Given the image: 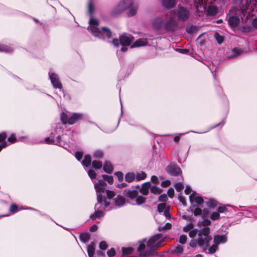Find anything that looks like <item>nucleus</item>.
<instances>
[{
    "label": "nucleus",
    "mask_w": 257,
    "mask_h": 257,
    "mask_svg": "<svg viewBox=\"0 0 257 257\" xmlns=\"http://www.w3.org/2000/svg\"><path fill=\"white\" fill-rule=\"evenodd\" d=\"M193 224L192 223H190L188 225L183 227V231L185 232H188L190 230L192 229L193 228Z\"/></svg>",
    "instance_id": "4c0bfd02"
},
{
    "label": "nucleus",
    "mask_w": 257,
    "mask_h": 257,
    "mask_svg": "<svg viewBox=\"0 0 257 257\" xmlns=\"http://www.w3.org/2000/svg\"><path fill=\"white\" fill-rule=\"evenodd\" d=\"M167 172L171 175L177 176L181 173L180 168L175 165L171 164L166 169Z\"/></svg>",
    "instance_id": "6e6552de"
},
{
    "label": "nucleus",
    "mask_w": 257,
    "mask_h": 257,
    "mask_svg": "<svg viewBox=\"0 0 257 257\" xmlns=\"http://www.w3.org/2000/svg\"><path fill=\"white\" fill-rule=\"evenodd\" d=\"M107 197L109 199L112 198L115 196V193L113 191L110 190H106Z\"/></svg>",
    "instance_id": "c03bdc74"
},
{
    "label": "nucleus",
    "mask_w": 257,
    "mask_h": 257,
    "mask_svg": "<svg viewBox=\"0 0 257 257\" xmlns=\"http://www.w3.org/2000/svg\"><path fill=\"white\" fill-rule=\"evenodd\" d=\"M228 21L231 27H235L238 24L239 20L237 17L232 16L228 18Z\"/></svg>",
    "instance_id": "f3484780"
},
{
    "label": "nucleus",
    "mask_w": 257,
    "mask_h": 257,
    "mask_svg": "<svg viewBox=\"0 0 257 257\" xmlns=\"http://www.w3.org/2000/svg\"><path fill=\"white\" fill-rule=\"evenodd\" d=\"M107 247V245L105 241H102L100 242V243L99 244V247L100 248V249L104 250V249H106Z\"/></svg>",
    "instance_id": "49530a36"
},
{
    "label": "nucleus",
    "mask_w": 257,
    "mask_h": 257,
    "mask_svg": "<svg viewBox=\"0 0 257 257\" xmlns=\"http://www.w3.org/2000/svg\"><path fill=\"white\" fill-rule=\"evenodd\" d=\"M115 253H116L115 250H114V249L113 248H111V249H110L109 250H108L107 251V254L109 256H110V257H112V256H113L114 255H115Z\"/></svg>",
    "instance_id": "a19ab883"
},
{
    "label": "nucleus",
    "mask_w": 257,
    "mask_h": 257,
    "mask_svg": "<svg viewBox=\"0 0 257 257\" xmlns=\"http://www.w3.org/2000/svg\"><path fill=\"white\" fill-rule=\"evenodd\" d=\"M0 51H5L7 52H10V49L5 46H3L0 45Z\"/></svg>",
    "instance_id": "6e6d98bb"
},
{
    "label": "nucleus",
    "mask_w": 257,
    "mask_h": 257,
    "mask_svg": "<svg viewBox=\"0 0 257 257\" xmlns=\"http://www.w3.org/2000/svg\"><path fill=\"white\" fill-rule=\"evenodd\" d=\"M227 240V237L224 235H215L214 237V243L218 245L220 243H225Z\"/></svg>",
    "instance_id": "4468645a"
},
{
    "label": "nucleus",
    "mask_w": 257,
    "mask_h": 257,
    "mask_svg": "<svg viewBox=\"0 0 257 257\" xmlns=\"http://www.w3.org/2000/svg\"><path fill=\"white\" fill-rule=\"evenodd\" d=\"M6 138V135L3 133L0 134V142H3Z\"/></svg>",
    "instance_id": "0e129e2a"
},
{
    "label": "nucleus",
    "mask_w": 257,
    "mask_h": 257,
    "mask_svg": "<svg viewBox=\"0 0 257 257\" xmlns=\"http://www.w3.org/2000/svg\"><path fill=\"white\" fill-rule=\"evenodd\" d=\"M18 210V206L16 204H12L10 206V211L12 213L16 212Z\"/></svg>",
    "instance_id": "a18cd8bd"
},
{
    "label": "nucleus",
    "mask_w": 257,
    "mask_h": 257,
    "mask_svg": "<svg viewBox=\"0 0 257 257\" xmlns=\"http://www.w3.org/2000/svg\"><path fill=\"white\" fill-rule=\"evenodd\" d=\"M146 176V173L142 171L137 173L136 179L137 181H140L145 179Z\"/></svg>",
    "instance_id": "b1692460"
},
{
    "label": "nucleus",
    "mask_w": 257,
    "mask_h": 257,
    "mask_svg": "<svg viewBox=\"0 0 257 257\" xmlns=\"http://www.w3.org/2000/svg\"><path fill=\"white\" fill-rule=\"evenodd\" d=\"M88 7L90 14H92L94 10V7L92 4L91 3H89Z\"/></svg>",
    "instance_id": "680f3d73"
},
{
    "label": "nucleus",
    "mask_w": 257,
    "mask_h": 257,
    "mask_svg": "<svg viewBox=\"0 0 257 257\" xmlns=\"http://www.w3.org/2000/svg\"><path fill=\"white\" fill-rule=\"evenodd\" d=\"M202 213V210L199 208H196L194 210V214L195 216L200 215Z\"/></svg>",
    "instance_id": "37998d69"
},
{
    "label": "nucleus",
    "mask_w": 257,
    "mask_h": 257,
    "mask_svg": "<svg viewBox=\"0 0 257 257\" xmlns=\"http://www.w3.org/2000/svg\"><path fill=\"white\" fill-rule=\"evenodd\" d=\"M89 24L88 30L92 33L94 36L99 39L103 38L104 37L107 38L111 37V33L108 28L102 27L101 30L98 28L99 22L97 20L91 18L89 21Z\"/></svg>",
    "instance_id": "f03ea898"
},
{
    "label": "nucleus",
    "mask_w": 257,
    "mask_h": 257,
    "mask_svg": "<svg viewBox=\"0 0 257 257\" xmlns=\"http://www.w3.org/2000/svg\"><path fill=\"white\" fill-rule=\"evenodd\" d=\"M133 4V0H121L113 9L112 14L113 15H119L126 10Z\"/></svg>",
    "instance_id": "423d86ee"
},
{
    "label": "nucleus",
    "mask_w": 257,
    "mask_h": 257,
    "mask_svg": "<svg viewBox=\"0 0 257 257\" xmlns=\"http://www.w3.org/2000/svg\"><path fill=\"white\" fill-rule=\"evenodd\" d=\"M187 240V236L185 235H182L180 238H179V241L181 243H184L186 242Z\"/></svg>",
    "instance_id": "5fc2aeb1"
},
{
    "label": "nucleus",
    "mask_w": 257,
    "mask_h": 257,
    "mask_svg": "<svg viewBox=\"0 0 257 257\" xmlns=\"http://www.w3.org/2000/svg\"><path fill=\"white\" fill-rule=\"evenodd\" d=\"M125 203V199L123 197L118 196L115 200V205L118 207L121 206Z\"/></svg>",
    "instance_id": "4be33fe9"
},
{
    "label": "nucleus",
    "mask_w": 257,
    "mask_h": 257,
    "mask_svg": "<svg viewBox=\"0 0 257 257\" xmlns=\"http://www.w3.org/2000/svg\"><path fill=\"white\" fill-rule=\"evenodd\" d=\"M151 181L154 183H159V180H158V178L157 176H153L152 177H151Z\"/></svg>",
    "instance_id": "69168bd1"
},
{
    "label": "nucleus",
    "mask_w": 257,
    "mask_h": 257,
    "mask_svg": "<svg viewBox=\"0 0 257 257\" xmlns=\"http://www.w3.org/2000/svg\"><path fill=\"white\" fill-rule=\"evenodd\" d=\"M188 12L187 11L184 9L181 8L177 13L178 18L182 20H184L188 18Z\"/></svg>",
    "instance_id": "ddd939ff"
},
{
    "label": "nucleus",
    "mask_w": 257,
    "mask_h": 257,
    "mask_svg": "<svg viewBox=\"0 0 257 257\" xmlns=\"http://www.w3.org/2000/svg\"><path fill=\"white\" fill-rule=\"evenodd\" d=\"M103 213L102 211L100 210H98L95 212V213L91 216V218L92 219H94L96 218H99L101 216H103Z\"/></svg>",
    "instance_id": "c85d7f7f"
},
{
    "label": "nucleus",
    "mask_w": 257,
    "mask_h": 257,
    "mask_svg": "<svg viewBox=\"0 0 257 257\" xmlns=\"http://www.w3.org/2000/svg\"><path fill=\"white\" fill-rule=\"evenodd\" d=\"M97 226L96 225H93L90 228V231L94 232L97 229Z\"/></svg>",
    "instance_id": "338daca9"
},
{
    "label": "nucleus",
    "mask_w": 257,
    "mask_h": 257,
    "mask_svg": "<svg viewBox=\"0 0 257 257\" xmlns=\"http://www.w3.org/2000/svg\"><path fill=\"white\" fill-rule=\"evenodd\" d=\"M91 163V157L90 155H86L84 159L82 161V165L85 167H88L90 165Z\"/></svg>",
    "instance_id": "5701e85b"
},
{
    "label": "nucleus",
    "mask_w": 257,
    "mask_h": 257,
    "mask_svg": "<svg viewBox=\"0 0 257 257\" xmlns=\"http://www.w3.org/2000/svg\"><path fill=\"white\" fill-rule=\"evenodd\" d=\"M197 243V238L193 239L190 242V245L192 247H195L196 246Z\"/></svg>",
    "instance_id": "864d4df0"
},
{
    "label": "nucleus",
    "mask_w": 257,
    "mask_h": 257,
    "mask_svg": "<svg viewBox=\"0 0 257 257\" xmlns=\"http://www.w3.org/2000/svg\"><path fill=\"white\" fill-rule=\"evenodd\" d=\"M136 202L138 205H141L144 203L146 200V198L142 196H139L136 197Z\"/></svg>",
    "instance_id": "c756f323"
},
{
    "label": "nucleus",
    "mask_w": 257,
    "mask_h": 257,
    "mask_svg": "<svg viewBox=\"0 0 257 257\" xmlns=\"http://www.w3.org/2000/svg\"><path fill=\"white\" fill-rule=\"evenodd\" d=\"M175 187L176 190L178 192H179L183 189V185L181 183H177L175 185Z\"/></svg>",
    "instance_id": "09e8293b"
},
{
    "label": "nucleus",
    "mask_w": 257,
    "mask_h": 257,
    "mask_svg": "<svg viewBox=\"0 0 257 257\" xmlns=\"http://www.w3.org/2000/svg\"><path fill=\"white\" fill-rule=\"evenodd\" d=\"M105 185V182L102 180H99L97 183L94 184V188L97 193L98 202L95 205V208L97 209L103 208L102 204L103 198L101 194L104 192V187Z\"/></svg>",
    "instance_id": "39448f33"
},
{
    "label": "nucleus",
    "mask_w": 257,
    "mask_h": 257,
    "mask_svg": "<svg viewBox=\"0 0 257 257\" xmlns=\"http://www.w3.org/2000/svg\"><path fill=\"white\" fill-rule=\"evenodd\" d=\"M95 244L91 242L87 247V252L89 257H92L95 251Z\"/></svg>",
    "instance_id": "aec40b11"
},
{
    "label": "nucleus",
    "mask_w": 257,
    "mask_h": 257,
    "mask_svg": "<svg viewBox=\"0 0 257 257\" xmlns=\"http://www.w3.org/2000/svg\"><path fill=\"white\" fill-rule=\"evenodd\" d=\"M215 38L219 44H221L223 40V37L216 33L214 35Z\"/></svg>",
    "instance_id": "58836bf2"
},
{
    "label": "nucleus",
    "mask_w": 257,
    "mask_h": 257,
    "mask_svg": "<svg viewBox=\"0 0 257 257\" xmlns=\"http://www.w3.org/2000/svg\"><path fill=\"white\" fill-rule=\"evenodd\" d=\"M165 204L164 203L159 204L158 206V210L159 212H161L163 211L164 210L165 211Z\"/></svg>",
    "instance_id": "de8ad7c7"
},
{
    "label": "nucleus",
    "mask_w": 257,
    "mask_h": 257,
    "mask_svg": "<svg viewBox=\"0 0 257 257\" xmlns=\"http://www.w3.org/2000/svg\"><path fill=\"white\" fill-rule=\"evenodd\" d=\"M115 175L117 177L119 181H121L123 180V175L121 172H117Z\"/></svg>",
    "instance_id": "8fccbe9b"
},
{
    "label": "nucleus",
    "mask_w": 257,
    "mask_h": 257,
    "mask_svg": "<svg viewBox=\"0 0 257 257\" xmlns=\"http://www.w3.org/2000/svg\"><path fill=\"white\" fill-rule=\"evenodd\" d=\"M49 76L53 86L55 88H61L62 85L59 81L57 75L54 73H50Z\"/></svg>",
    "instance_id": "9d476101"
},
{
    "label": "nucleus",
    "mask_w": 257,
    "mask_h": 257,
    "mask_svg": "<svg viewBox=\"0 0 257 257\" xmlns=\"http://www.w3.org/2000/svg\"><path fill=\"white\" fill-rule=\"evenodd\" d=\"M210 229L209 227H204L199 230L196 229L191 230L189 233V235L191 238H194L197 234V243L199 246H203L207 244L212 239L209 235Z\"/></svg>",
    "instance_id": "7ed1b4c3"
},
{
    "label": "nucleus",
    "mask_w": 257,
    "mask_h": 257,
    "mask_svg": "<svg viewBox=\"0 0 257 257\" xmlns=\"http://www.w3.org/2000/svg\"><path fill=\"white\" fill-rule=\"evenodd\" d=\"M252 25L254 28H257V18L254 19L252 21Z\"/></svg>",
    "instance_id": "774afa93"
},
{
    "label": "nucleus",
    "mask_w": 257,
    "mask_h": 257,
    "mask_svg": "<svg viewBox=\"0 0 257 257\" xmlns=\"http://www.w3.org/2000/svg\"><path fill=\"white\" fill-rule=\"evenodd\" d=\"M217 246H218V245L215 243H214V244L212 245L209 248V252L211 253L215 252L217 249Z\"/></svg>",
    "instance_id": "ea45409f"
},
{
    "label": "nucleus",
    "mask_w": 257,
    "mask_h": 257,
    "mask_svg": "<svg viewBox=\"0 0 257 257\" xmlns=\"http://www.w3.org/2000/svg\"><path fill=\"white\" fill-rule=\"evenodd\" d=\"M223 0H198L197 8L198 11L203 12L207 10L208 14L211 15H215L217 13V9L211 5L214 2H221Z\"/></svg>",
    "instance_id": "20e7f679"
},
{
    "label": "nucleus",
    "mask_w": 257,
    "mask_h": 257,
    "mask_svg": "<svg viewBox=\"0 0 257 257\" xmlns=\"http://www.w3.org/2000/svg\"><path fill=\"white\" fill-rule=\"evenodd\" d=\"M220 214L218 212H214L210 215V219L212 220H215L219 218Z\"/></svg>",
    "instance_id": "2f4dec72"
},
{
    "label": "nucleus",
    "mask_w": 257,
    "mask_h": 257,
    "mask_svg": "<svg viewBox=\"0 0 257 257\" xmlns=\"http://www.w3.org/2000/svg\"><path fill=\"white\" fill-rule=\"evenodd\" d=\"M133 249L132 247H122V251L123 255H127L131 253Z\"/></svg>",
    "instance_id": "7c9ffc66"
},
{
    "label": "nucleus",
    "mask_w": 257,
    "mask_h": 257,
    "mask_svg": "<svg viewBox=\"0 0 257 257\" xmlns=\"http://www.w3.org/2000/svg\"><path fill=\"white\" fill-rule=\"evenodd\" d=\"M164 241L161 234H156L151 237L148 240L146 239L140 241L138 248L140 257H148L151 255L155 249L160 246Z\"/></svg>",
    "instance_id": "f257e3e1"
},
{
    "label": "nucleus",
    "mask_w": 257,
    "mask_h": 257,
    "mask_svg": "<svg viewBox=\"0 0 257 257\" xmlns=\"http://www.w3.org/2000/svg\"><path fill=\"white\" fill-rule=\"evenodd\" d=\"M183 250V248L182 246L178 245L174 249V252L176 253H181Z\"/></svg>",
    "instance_id": "e433bc0d"
},
{
    "label": "nucleus",
    "mask_w": 257,
    "mask_h": 257,
    "mask_svg": "<svg viewBox=\"0 0 257 257\" xmlns=\"http://www.w3.org/2000/svg\"><path fill=\"white\" fill-rule=\"evenodd\" d=\"M16 140L17 138L14 135H11L8 138V141L12 143L16 142Z\"/></svg>",
    "instance_id": "603ef678"
},
{
    "label": "nucleus",
    "mask_w": 257,
    "mask_h": 257,
    "mask_svg": "<svg viewBox=\"0 0 257 257\" xmlns=\"http://www.w3.org/2000/svg\"><path fill=\"white\" fill-rule=\"evenodd\" d=\"M147 40L146 39H140L137 40L135 43L131 46L132 48L136 47H141L147 45Z\"/></svg>",
    "instance_id": "dca6fc26"
},
{
    "label": "nucleus",
    "mask_w": 257,
    "mask_h": 257,
    "mask_svg": "<svg viewBox=\"0 0 257 257\" xmlns=\"http://www.w3.org/2000/svg\"><path fill=\"white\" fill-rule=\"evenodd\" d=\"M201 224L204 226H207L211 224V221L208 219H205L202 221Z\"/></svg>",
    "instance_id": "3c124183"
},
{
    "label": "nucleus",
    "mask_w": 257,
    "mask_h": 257,
    "mask_svg": "<svg viewBox=\"0 0 257 257\" xmlns=\"http://www.w3.org/2000/svg\"><path fill=\"white\" fill-rule=\"evenodd\" d=\"M88 174L91 179H94L96 177V173L93 170H89Z\"/></svg>",
    "instance_id": "f704fd0d"
},
{
    "label": "nucleus",
    "mask_w": 257,
    "mask_h": 257,
    "mask_svg": "<svg viewBox=\"0 0 257 257\" xmlns=\"http://www.w3.org/2000/svg\"><path fill=\"white\" fill-rule=\"evenodd\" d=\"M133 40V38L129 35H123L119 38V41L122 46H128Z\"/></svg>",
    "instance_id": "9b49d317"
},
{
    "label": "nucleus",
    "mask_w": 257,
    "mask_h": 257,
    "mask_svg": "<svg viewBox=\"0 0 257 257\" xmlns=\"http://www.w3.org/2000/svg\"><path fill=\"white\" fill-rule=\"evenodd\" d=\"M185 192L186 194L190 195L194 192L192 190V189L189 187L187 186V187H186V188L185 190Z\"/></svg>",
    "instance_id": "bf43d9fd"
},
{
    "label": "nucleus",
    "mask_w": 257,
    "mask_h": 257,
    "mask_svg": "<svg viewBox=\"0 0 257 257\" xmlns=\"http://www.w3.org/2000/svg\"><path fill=\"white\" fill-rule=\"evenodd\" d=\"M139 8L138 4L135 3L133 1V4L130 7L127 8V11L126 12L127 15L129 17L134 16L137 13V11Z\"/></svg>",
    "instance_id": "f8f14e48"
},
{
    "label": "nucleus",
    "mask_w": 257,
    "mask_h": 257,
    "mask_svg": "<svg viewBox=\"0 0 257 257\" xmlns=\"http://www.w3.org/2000/svg\"><path fill=\"white\" fill-rule=\"evenodd\" d=\"M151 186V184L149 182H146L143 184L141 189H140V192L143 195H147L149 193V189Z\"/></svg>",
    "instance_id": "2eb2a0df"
},
{
    "label": "nucleus",
    "mask_w": 257,
    "mask_h": 257,
    "mask_svg": "<svg viewBox=\"0 0 257 257\" xmlns=\"http://www.w3.org/2000/svg\"><path fill=\"white\" fill-rule=\"evenodd\" d=\"M92 166L95 169H100L102 167V163L98 161H93L92 162Z\"/></svg>",
    "instance_id": "cd10ccee"
},
{
    "label": "nucleus",
    "mask_w": 257,
    "mask_h": 257,
    "mask_svg": "<svg viewBox=\"0 0 257 257\" xmlns=\"http://www.w3.org/2000/svg\"><path fill=\"white\" fill-rule=\"evenodd\" d=\"M89 234L84 233L80 234V239L83 242H85L89 239Z\"/></svg>",
    "instance_id": "a878e982"
},
{
    "label": "nucleus",
    "mask_w": 257,
    "mask_h": 257,
    "mask_svg": "<svg viewBox=\"0 0 257 257\" xmlns=\"http://www.w3.org/2000/svg\"><path fill=\"white\" fill-rule=\"evenodd\" d=\"M163 5L168 8L172 7L174 5V0H163Z\"/></svg>",
    "instance_id": "393cba45"
},
{
    "label": "nucleus",
    "mask_w": 257,
    "mask_h": 257,
    "mask_svg": "<svg viewBox=\"0 0 257 257\" xmlns=\"http://www.w3.org/2000/svg\"><path fill=\"white\" fill-rule=\"evenodd\" d=\"M104 179L106 180L109 184H112L113 182V179L112 176H109L106 175H102Z\"/></svg>",
    "instance_id": "c9c22d12"
},
{
    "label": "nucleus",
    "mask_w": 257,
    "mask_h": 257,
    "mask_svg": "<svg viewBox=\"0 0 257 257\" xmlns=\"http://www.w3.org/2000/svg\"><path fill=\"white\" fill-rule=\"evenodd\" d=\"M167 199V196L166 194H163L159 196V200L161 201H165Z\"/></svg>",
    "instance_id": "e2e57ef3"
},
{
    "label": "nucleus",
    "mask_w": 257,
    "mask_h": 257,
    "mask_svg": "<svg viewBox=\"0 0 257 257\" xmlns=\"http://www.w3.org/2000/svg\"><path fill=\"white\" fill-rule=\"evenodd\" d=\"M103 156V153L101 150H97L93 153V157L96 159L101 158Z\"/></svg>",
    "instance_id": "bb28decb"
},
{
    "label": "nucleus",
    "mask_w": 257,
    "mask_h": 257,
    "mask_svg": "<svg viewBox=\"0 0 257 257\" xmlns=\"http://www.w3.org/2000/svg\"><path fill=\"white\" fill-rule=\"evenodd\" d=\"M135 174L133 172L127 173L125 176V181L127 182H132L135 179Z\"/></svg>",
    "instance_id": "412c9836"
},
{
    "label": "nucleus",
    "mask_w": 257,
    "mask_h": 257,
    "mask_svg": "<svg viewBox=\"0 0 257 257\" xmlns=\"http://www.w3.org/2000/svg\"><path fill=\"white\" fill-rule=\"evenodd\" d=\"M168 195L170 197H173L174 194V190L173 188H169L168 190Z\"/></svg>",
    "instance_id": "13d9d810"
},
{
    "label": "nucleus",
    "mask_w": 257,
    "mask_h": 257,
    "mask_svg": "<svg viewBox=\"0 0 257 257\" xmlns=\"http://www.w3.org/2000/svg\"><path fill=\"white\" fill-rule=\"evenodd\" d=\"M189 199L191 203H196L200 205L203 202V198L196 192H193L192 194L189 196Z\"/></svg>",
    "instance_id": "1a4fd4ad"
},
{
    "label": "nucleus",
    "mask_w": 257,
    "mask_h": 257,
    "mask_svg": "<svg viewBox=\"0 0 257 257\" xmlns=\"http://www.w3.org/2000/svg\"><path fill=\"white\" fill-rule=\"evenodd\" d=\"M82 116L83 115L81 113H74L68 117L67 114L62 113L61 116V119L64 124L68 123L69 124H72L80 120L82 118Z\"/></svg>",
    "instance_id": "0eeeda50"
},
{
    "label": "nucleus",
    "mask_w": 257,
    "mask_h": 257,
    "mask_svg": "<svg viewBox=\"0 0 257 257\" xmlns=\"http://www.w3.org/2000/svg\"><path fill=\"white\" fill-rule=\"evenodd\" d=\"M113 166L109 161H106L103 165V170L107 173H111L113 171Z\"/></svg>",
    "instance_id": "a211bd4d"
},
{
    "label": "nucleus",
    "mask_w": 257,
    "mask_h": 257,
    "mask_svg": "<svg viewBox=\"0 0 257 257\" xmlns=\"http://www.w3.org/2000/svg\"><path fill=\"white\" fill-rule=\"evenodd\" d=\"M171 184V182L169 180H165L162 182L161 185L163 187H166L169 186Z\"/></svg>",
    "instance_id": "4d7b16f0"
},
{
    "label": "nucleus",
    "mask_w": 257,
    "mask_h": 257,
    "mask_svg": "<svg viewBox=\"0 0 257 257\" xmlns=\"http://www.w3.org/2000/svg\"><path fill=\"white\" fill-rule=\"evenodd\" d=\"M83 156V154L82 152H77L75 153V157L79 161Z\"/></svg>",
    "instance_id": "052dcab7"
},
{
    "label": "nucleus",
    "mask_w": 257,
    "mask_h": 257,
    "mask_svg": "<svg viewBox=\"0 0 257 257\" xmlns=\"http://www.w3.org/2000/svg\"><path fill=\"white\" fill-rule=\"evenodd\" d=\"M227 211L226 208L225 206H220L218 208L217 212L220 213H225Z\"/></svg>",
    "instance_id": "79ce46f5"
},
{
    "label": "nucleus",
    "mask_w": 257,
    "mask_h": 257,
    "mask_svg": "<svg viewBox=\"0 0 257 257\" xmlns=\"http://www.w3.org/2000/svg\"><path fill=\"white\" fill-rule=\"evenodd\" d=\"M124 194L131 199H134L136 198L137 196V192L135 190H125L124 191Z\"/></svg>",
    "instance_id": "6ab92c4d"
},
{
    "label": "nucleus",
    "mask_w": 257,
    "mask_h": 257,
    "mask_svg": "<svg viewBox=\"0 0 257 257\" xmlns=\"http://www.w3.org/2000/svg\"><path fill=\"white\" fill-rule=\"evenodd\" d=\"M242 51L238 48H234L232 50L233 56L235 57L239 55L242 53Z\"/></svg>",
    "instance_id": "72a5a7b5"
},
{
    "label": "nucleus",
    "mask_w": 257,
    "mask_h": 257,
    "mask_svg": "<svg viewBox=\"0 0 257 257\" xmlns=\"http://www.w3.org/2000/svg\"><path fill=\"white\" fill-rule=\"evenodd\" d=\"M151 191L153 193L156 194H159L161 193V190L156 186H153L151 188Z\"/></svg>",
    "instance_id": "473e14b6"
}]
</instances>
